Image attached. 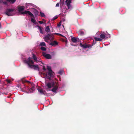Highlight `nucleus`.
Instances as JSON below:
<instances>
[{
    "mask_svg": "<svg viewBox=\"0 0 134 134\" xmlns=\"http://www.w3.org/2000/svg\"><path fill=\"white\" fill-rule=\"evenodd\" d=\"M24 62L25 63L28 65L29 68L34 69L35 70L38 69V66L37 65H34V62L31 57H29L27 59L25 60Z\"/></svg>",
    "mask_w": 134,
    "mask_h": 134,
    "instance_id": "nucleus-1",
    "label": "nucleus"
},
{
    "mask_svg": "<svg viewBox=\"0 0 134 134\" xmlns=\"http://www.w3.org/2000/svg\"><path fill=\"white\" fill-rule=\"evenodd\" d=\"M17 8L19 12L21 14H27L30 15L31 17H34L33 14L29 11H25L24 12H22L24 9V6L19 5L18 6Z\"/></svg>",
    "mask_w": 134,
    "mask_h": 134,
    "instance_id": "nucleus-2",
    "label": "nucleus"
},
{
    "mask_svg": "<svg viewBox=\"0 0 134 134\" xmlns=\"http://www.w3.org/2000/svg\"><path fill=\"white\" fill-rule=\"evenodd\" d=\"M44 41L46 42H47L48 41L51 39L53 40V34H48L43 38Z\"/></svg>",
    "mask_w": 134,
    "mask_h": 134,
    "instance_id": "nucleus-3",
    "label": "nucleus"
},
{
    "mask_svg": "<svg viewBox=\"0 0 134 134\" xmlns=\"http://www.w3.org/2000/svg\"><path fill=\"white\" fill-rule=\"evenodd\" d=\"M14 10V9H7L5 12V14L8 16H13L14 14L13 13V12Z\"/></svg>",
    "mask_w": 134,
    "mask_h": 134,
    "instance_id": "nucleus-4",
    "label": "nucleus"
},
{
    "mask_svg": "<svg viewBox=\"0 0 134 134\" xmlns=\"http://www.w3.org/2000/svg\"><path fill=\"white\" fill-rule=\"evenodd\" d=\"M79 45L83 49L89 48L90 47H91L92 46L91 44H86V43L82 44L81 43H80Z\"/></svg>",
    "mask_w": 134,
    "mask_h": 134,
    "instance_id": "nucleus-5",
    "label": "nucleus"
},
{
    "mask_svg": "<svg viewBox=\"0 0 134 134\" xmlns=\"http://www.w3.org/2000/svg\"><path fill=\"white\" fill-rule=\"evenodd\" d=\"M54 73L53 71L52 72L48 71L46 75L47 79L50 80H51V78L52 77H53L54 76Z\"/></svg>",
    "mask_w": 134,
    "mask_h": 134,
    "instance_id": "nucleus-6",
    "label": "nucleus"
},
{
    "mask_svg": "<svg viewBox=\"0 0 134 134\" xmlns=\"http://www.w3.org/2000/svg\"><path fill=\"white\" fill-rule=\"evenodd\" d=\"M42 55L43 56L47 59H51L52 58L51 55L49 54H46V53L43 52H42Z\"/></svg>",
    "mask_w": 134,
    "mask_h": 134,
    "instance_id": "nucleus-7",
    "label": "nucleus"
},
{
    "mask_svg": "<svg viewBox=\"0 0 134 134\" xmlns=\"http://www.w3.org/2000/svg\"><path fill=\"white\" fill-rule=\"evenodd\" d=\"M55 85V83L54 82H48L46 84V86L48 88H49L52 87H54Z\"/></svg>",
    "mask_w": 134,
    "mask_h": 134,
    "instance_id": "nucleus-8",
    "label": "nucleus"
},
{
    "mask_svg": "<svg viewBox=\"0 0 134 134\" xmlns=\"http://www.w3.org/2000/svg\"><path fill=\"white\" fill-rule=\"evenodd\" d=\"M58 83H56L55 86H54V87L52 90L51 91L54 93L56 92V91L58 89Z\"/></svg>",
    "mask_w": 134,
    "mask_h": 134,
    "instance_id": "nucleus-9",
    "label": "nucleus"
},
{
    "mask_svg": "<svg viewBox=\"0 0 134 134\" xmlns=\"http://www.w3.org/2000/svg\"><path fill=\"white\" fill-rule=\"evenodd\" d=\"M58 44V42L56 41H54L51 42L50 44V45L54 47Z\"/></svg>",
    "mask_w": 134,
    "mask_h": 134,
    "instance_id": "nucleus-10",
    "label": "nucleus"
},
{
    "mask_svg": "<svg viewBox=\"0 0 134 134\" xmlns=\"http://www.w3.org/2000/svg\"><path fill=\"white\" fill-rule=\"evenodd\" d=\"M79 39L76 37H73L71 38V40L72 42L74 43H76L77 42V40H79Z\"/></svg>",
    "mask_w": 134,
    "mask_h": 134,
    "instance_id": "nucleus-11",
    "label": "nucleus"
},
{
    "mask_svg": "<svg viewBox=\"0 0 134 134\" xmlns=\"http://www.w3.org/2000/svg\"><path fill=\"white\" fill-rule=\"evenodd\" d=\"M32 57H33V59L35 61L37 62H39V61L38 60H37V59L35 54H34L33 53H32Z\"/></svg>",
    "mask_w": 134,
    "mask_h": 134,
    "instance_id": "nucleus-12",
    "label": "nucleus"
},
{
    "mask_svg": "<svg viewBox=\"0 0 134 134\" xmlns=\"http://www.w3.org/2000/svg\"><path fill=\"white\" fill-rule=\"evenodd\" d=\"M71 3V0H69L66 3V5L67 6V7L68 8V9L70 8L71 7V6L70 4Z\"/></svg>",
    "mask_w": 134,
    "mask_h": 134,
    "instance_id": "nucleus-13",
    "label": "nucleus"
},
{
    "mask_svg": "<svg viewBox=\"0 0 134 134\" xmlns=\"http://www.w3.org/2000/svg\"><path fill=\"white\" fill-rule=\"evenodd\" d=\"M37 27H38V29L40 30V33L42 34H43V28L41 27L40 26H39L38 25L37 26Z\"/></svg>",
    "mask_w": 134,
    "mask_h": 134,
    "instance_id": "nucleus-14",
    "label": "nucleus"
},
{
    "mask_svg": "<svg viewBox=\"0 0 134 134\" xmlns=\"http://www.w3.org/2000/svg\"><path fill=\"white\" fill-rule=\"evenodd\" d=\"M45 30L47 32H49L50 31L49 26H47L46 27L45 29Z\"/></svg>",
    "mask_w": 134,
    "mask_h": 134,
    "instance_id": "nucleus-15",
    "label": "nucleus"
},
{
    "mask_svg": "<svg viewBox=\"0 0 134 134\" xmlns=\"http://www.w3.org/2000/svg\"><path fill=\"white\" fill-rule=\"evenodd\" d=\"M100 38L103 39L105 38L106 36L105 34L103 33L100 35Z\"/></svg>",
    "mask_w": 134,
    "mask_h": 134,
    "instance_id": "nucleus-16",
    "label": "nucleus"
},
{
    "mask_svg": "<svg viewBox=\"0 0 134 134\" xmlns=\"http://www.w3.org/2000/svg\"><path fill=\"white\" fill-rule=\"evenodd\" d=\"M34 87H32V88L31 89H28V93H31L32 92L31 91V90H32V91H33L34 90Z\"/></svg>",
    "mask_w": 134,
    "mask_h": 134,
    "instance_id": "nucleus-17",
    "label": "nucleus"
},
{
    "mask_svg": "<svg viewBox=\"0 0 134 134\" xmlns=\"http://www.w3.org/2000/svg\"><path fill=\"white\" fill-rule=\"evenodd\" d=\"M38 91L40 92L41 94H44L45 91H43L41 89H38Z\"/></svg>",
    "mask_w": 134,
    "mask_h": 134,
    "instance_id": "nucleus-18",
    "label": "nucleus"
},
{
    "mask_svg": "<svg viewBox=\"0 0 134 134\" xmlns=\"http://www.w3.org/2000/svg\"><path fill=\"white\" fill-rule=\"evenodd\" d=\"M39 46H46V44L44 42H42L40 43Z\"/></svg>",
    "mask_w": 134,
    "mask_h": 134,
    "instance_id": "nucleus-19",
    "label": "nucleus"
},
{
    "mask_svg": "<svg viewBox=\"0 0 134 134\" xmlns=\"http://www.w3.org/2000/svg\"><path fill=\"white\" fill-rule=\"evenodd\" d=\"M94 39L96 41H101L102 40V39L97 37H95Z\"/></svg>",
    "mask_w": 134,
    "mask_h": 134,
    "instance_id": "nucleus-20",
    "label": "nucleus"
},
{
    "mask_svg": "<svg viewBox=\"0 0 134 134\" xmlns=\"http://www.w3.org/2000/svg\"><path fill=\"white\" fill-rule=\"evenodd\" d=\"M7 1L11 3H14L16 1V0H6Z\"/></svg>",
    "mask_w": 134,
    "mask_h": 134,
    "instance_id": "nucleus-21",
    "label": "nucleus"
},
{
    "mask_svg": "<svg viewBox=\"0 0 134 134\" xmlns=\"http://www.w3.org/2000/svg\"><path fill=\"white\" fill-rule=\"evenodd\" d=\"M105 35L106 36L105 39L108 38H110V34H105Z\"/></svg>",
    "mask_w": 134,
    "mask_h": 134,
    "instance_id": "nucleus-22",
    "label": "nucleus"
},
{
    "mask_svg": "<svg viewBox=\"0 0 134 134\" xmlns=\"http://www.w3.org/2000/svg\"><path fill=\"white\" fill-rule=\"evenodd\" d=\"M47 69L48 70V71H52V70L51 69V67L49 66H47Z\"/></svg>",
    "mask_w": 134,
    "mask_h": 134,
    "instance_id": "nucleus-23",
    "label": "nucleus"
},
{
    "mask_svg": "<svg viewBox=\"0 0 134 134\" xmlns=\"http://www.w3.org/2000/svg\"><path fill=\"white\" fill-rule=\"evenodd\" d=\"M40 15H41V17H45V15L43 13H42V12H40Z\"/></svg>",
    "mask_w": 134,
    "mask_h": 134,
    "instance_id": "nucleus-24",
    "label": "nucleus"
},
{
    "mask_svg": "<svg viewBox=\"0 0 134 134\" xmlns=\"http://www.w3.org/2000/svg\"><path fill=\"white\" fill-rule=\"evenodd\" d=\"M31 21L33 23L35 24H36V21L35 20V19L34 18H31Z\"/></svg>",
    "mask_w": 134,
    "mask_h": 134,
    "instance_id": "nucleus-25",
    "label": "nucleus"
},
{
    "mask_svg": "<svg viewBox=\"0 0 134 134\" xmlns=\"http://www.w3.org/2000/svg\"><path fill=\"white\" fill-rule=\"evenodd\" d=\"M41 50L43 51H45L46 50V48L43 47H41L40 48Z\"/></svg>",
    "mask_w": 134,
    "mask_h": 134,
    "instance_id": "nucleus-26",
    "label": "nucleus"
},
{
    "mask_svg": "<svg viewBox=\"0 0 134 134\" xmlns=\"http://www.w3.org/2000/svg\"><path fill=\"white\" fill-rule=\"evenodd\" d=\"M63 72V71L60 70L58 72V74L60 75H62Z\"/></svg>",
    "mask_w": 134,
    "mask_h": 134,
    "instance_id": "nucleus-27",
    "label": "nucleus"
},
{
    "mask_svg": "<svg viewBox=\"0 0 134 134\" xmlns=\"http://www.w3.org/2000/svg\"><path fill=\"white\" fill-rule=\"evenodd\" d=\"M61 25V22H60L59 23L57 24V26L58 27H60Z\"/></svg>",
    "mask_w": 134,
    "mask_h": 134,
    "instance_id": "nucleus-28",
    "label": "nucleus"
},
{
    "mask_svg": "<svg viewBox=\"0 0 134 134\" xmlns=\"http://www.w3.org/2000/svg\"><path fill=\"white\" fill-rule=\"evenodd\" d=\"M80 34L81 35H84V32L83 31H81L80 32Z\"/></svg>",
    "mask_w": 134,
    "mask_h": 134,
    "instance_id": "nucleus-29",
    "label": "nucleus"
},
{
    "mask_svg": "<svg viewBox=\"0 0 134 134\" xmlns=\"http://www.w3.org/2000/svg\"><path fill=\"white\" fill-rule=\"evenodd\" d=\"M6 81L8 83H10V82L11 81L10 80L8 79L6 80Z\"/></svg>",
    "mask_w": 134,
    "mask_h": 134,
    "instance_id": "nucleus-30",
    "label": "nucleus"
},
{
    "mask_svg": "<svg viewBox=\"0 0 134 134\" xmlns=\"http://www.w3.org/2000/svg\"><path fill=\"white\" fill-rule=\"evenodd\" d=\"M2 3H3L5 5H7V2L5 1V2H3Z\"/></svg>",
    "mask_w": 134,
    "mask_h": 134,
    "instance_id": "nucleus-31",
    "label": "nucleus"
},
{
    "mask_svg": "<svg viewBox=\"0 0 134 134\" xmlns=\"http://www.w3.org/2000/svg\"><path fill=\"white\" fill-rule=\"evenodd\" d=\"M57 18H58V17L57 16H55L53 20H55L56 19H57Z\"/></svg>",
    "mask_w": 134,
    "mask_h": 134,
    "instance_id": "nucleus-32",
    "label": "nucleus"
},
{
    "mask_svg": "<svg viewBox=\"0 0 134 134\" xmlns=\"http://www.w3.org/2000/svg\"><path fill=\"white\" fill-rule=\"evenodd\" d=\"M38 23L40 24H42L43 23V22L42 21H39Z\"/></svg>",
    "mask_w": 134,
    "mask_h": 134,
    "instance_id": "nucleus-33",
    "label": "nucleus"
},
{
    "mask_svg": "<svg viewBox=\"0 0 134 134\" xmlns=\"http://www.w3.org/2000/svg\"><path fill=\"white\" fill-rule=\"evenodd\" d=\"M59 6V4L58 3H57L56 5V7H58Z\"/></svg>",
    "mask_w": 134,
    "mask_h": 134,
    "instance_id": "nucleus-34",
    "label": "nucleus"
},
{
    "mask_svg": "<svg viewBox=\"0 0 134 134\" xmlns=\"http://www.w3.org/2000/svg\"><path fill=\"white\" fill-rule=\"evenodd\" d=\"M47 75V74H46L45 73H43V76H46V75Z\"/></svg>",
    "mask_w": 134,
    "mask_h": 134,
    "instance_id": "nucleus-35",
    "label": "nucleus"
},
{
    "mask_svg": "<svg viewBox=\"0 0 134 134\" xmlns=\"http://www.w3.org/2000/svg\"><path fill=\"white\" fill-rule=\"evenodd\" d=\"M35 14L36 15H37L38 14V12L37 10L36 11V12L35 13Z\"/></svg>",
    "mask_w": 134,
    "mask_h": 134,
    "instance_id": "nucleus-36",
    "label": "nucleus"
},
{
    "mask_svg": "<svg viewBox=\"0 0 134 134\" xmlns=\"http://www.w3.org/2000/svg\"><path fill=\"white\" fill-rule=\"evenodd\" d=\"M43 69L44 70V71H45L46 70V68H45V67L44 66H43Z\"/></svg>",
    "mask_w": 134,
    "mask_h": 134,
    "instance_id": "nucleus-37",
    "label": "nucleus"
},
{
    "mask_svg": "<svg viewBox=\"0 0 134 134\" xmlns=\"http://www.w3.org/2000/svg\"><path fill=\"white\" fill-rule=\"evenodd\" d=\"M25 82H30H30L29 81H26V80L25 81Z\"/></svg>",
    "mask_w": 134,
    "mask_h": 134,
    "instance_id": "nucleus-38",
    "label": "nucleus"
},
{
    "mask_svg": "<svg viewBox=\"0 0 134 134\" xmlns=\"http://www.w3.org/2000/svg\"><path fill=\"white\" fill-rule=\"evenodd\" d=\"M55 34H57L58 35H59V36H60V34H58V33H55Z\"/></svg>",
    "mask_w": 134,
    "mask_h": 134,
    "instance_id": "nucleus-39",
    "label": "nucleus"
},
{
    "mask_svg": "<svg viewBox=\"0 0 134 134\" xmlns=\"http://www.w3.org/2000/svg\"><path fill=\"white\" fill-rule=\"evenodd\" d=\"M60 36H62V37H64V36H63V35H62L61 34H60Z\"/></svg>",
    "mask_w": 134,
    "mask_h": 134,
    "instance_id": "nucleus-40",
    "label": "nucleus"
},
{
    "mask_svg": "<svg viewBox=\"0 0 134 134\" xmlns=\"http://www.w3.org/2000/svg\"><path fill=\"white\" fill-rule=\"evenodd\" d=\"M3 2V1H1V0H0V3H2V2Z\"/></svg>",
    "mask_w": 134,
    "mask_h": 134,
    "instance_id": "nucleus-41",
    "label": "nucleus"
},
{
    "mask_svg": "<svg viewBox=\"0 0 134 134\" xmlns=\"http://www.w3.org/2000/svg\"><path fill=\"white\" fill-rule=\"evenodd\" d=\"M1 24L0 23V28H1Z\"/></svg>",
    "mask_w": 134,
    "mask_h": 134,
    "instance_id": "nucleus-42",
    "label": "nucleus"
},
{
    "mask_svg": "<svg viewBox=\"0 0 134 134\" xmlns=\"http://www.w3.org/2000/svg\"><path fill=\"white\" fill-rule=\"evenodd\" d=\"M28 89H29V88H28V89H27V90H28ZM28 91H28V92H28ZM27 93H28V92H27Z\"/></svg>",
    "mask_w": 134,
    "mask_h": 134,
    "instance_id": "nucleus-43",
    "label": "nucleus"
},
{
    "mask_svg": "<svg viewBox=\"0 0 134 134\" xmlns=\"http://www.w3.org/2000/svg\"><path fill=\"white\" fill-rule=\"evenodd\" d=\"M38 59H39V60H40V59L39 58H38Z\"/></svg>",
    "mask_w": 134,
    "mask_h": 134,
    "instance_id": "nucleus-44",
    "label": "nucleus"
},
{
    "mask_svg": "<svg viewBox=\"0 0 134 134\" xmlns=\"http://www.w3.org/2000/svg\"><path fill=\"white\" fill-rule=\"evenodd\" d=\"M62 26H63L64 27V26L63 25H62Z\"/></svg>",
    "mask_w": 134,
    "mask_h": 134,
    "instance_id": "nucleus-45",
    "label": "nucleus"
}]
</instances>
